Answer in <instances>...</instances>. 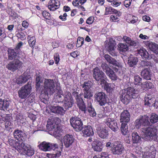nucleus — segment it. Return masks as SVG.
I'll return each mask as SVG.
<instances>
[{"mask_svg":"<svg viewBox=\"0 0 158 158\" xmlns=\"http://www.w3.org/2000/svg\"><path fill=\"white\" fill-rule=\"evenodd\" d=\"M134 88L129 87L127 89H124L121 90L119 92L120 100L124 104H128L130 100L132 98H135L138 94Z\"/></svg>","mask_w":158,"mask_h":158,"instance_id":"1","label":"nucleus"},{"mask_svg":"<svg viewBox=\"0 0 158 158\" xmlns=\"http://www.w3.org/2000/svg\"><path fill=\"white\" fill-rule=\"evenodd\" d=\"M55 85L52 79H45L44 82V93L48 96V94H52L55 91Z\"/></svg>","mask_w":158,"mask_h":158,"instance_id":"2","label":"nucleus"},{"mask_svg":"<svg viewBox=\"0 0 158 158\" xmlns=\"http://www.w3.org/2000/svg\"><path fill=\"white\" fill-rule=\"evenodd\" d=\"M31 84L30 82L22 86L18 90V96L21 99L26 98L31 93Z\"/></svg>","mask_w":158,"mask_h":158,"instance_id":"3","label":"nucleus"},{"mask_svg":"<svg viewBox=\"0 0 158 158\" xmlns=\"http://www.w3.org/2000/svg\"><path fill=\"white\" fill-rule=\"evenodd\" d=\"M149 120V117L148 116L146 115L142 116L140 118L137 119L135 121V127L139 129L141 127H147L151 126V123Z\"/></svg>","mask_w":158,"mask_h":158,"instance_id":"4","label":"nucleus"},{"mask_svg":"<svg viewBox=\"0 0 158 158\" xmlns=\"http://www.w3.org/2000/svg\"><path fill=\"white\" fill-rule=\"evenodd\" d=\"M71 125L77 132L81 131L83 127V123L81 119L78 117H72L70 119Z\"/></svg>","mask_w":158,"mask_h":158,"instance_id":"5","label":"nucleus"},{"mask_svg":"<svg viewBox=\"0 0 158 158\" xmlns=\"http://www.w3.org/2000/svg\"><path fill=\"white\" fill-rule=\"evenodd\" d=\"M83 95L85 98L90 99L93 96V94L90 89L92 87L91 81L85 82L82 85Z\"/></svg>","mask_w":158,"mask_h":158,"instance_id":"6","label":"nucleus"},{"mask_svg":"<svg viewBox=\"0 0 158 158\" xmlns=\"http://www.w3.org/2000/svg\"><path fill=\"white\" fill-rule=\"evenodd\" d=\"M63 106L65 109L71 107L74 103V100L70 92L66 91L64 94Z\"/></svg>","mask_w":158,"mask_h":158,"instance_id":"7","label":"nucleus"},{"mask_svg":"<svg viewBox=\"0 0 158 158\" xmlns=\"http://www.w3.org/2000/svg\"><path fill=\"white\" fill-rule=\"evenodd\" d=\"M94 98L101 106H104L107 103V96L102 91L97 92L94 95Z\"/></svg>","mask_w":158,"mask_h":158,"instance_id":"8","label":"nucleus"},{"mask_svg":"<svg viewBox=\"0 0 158 158\" xmlns=\"http://www.w3.org/2000/svg\"><path fill=\"white\" fill-rule=\"evenodd\" d=\"M38 147L39 149L44 152L55 150L58 148V146L56 143H47L44 141L40 143Z\"/></svg>","mask_w":158,"mask_h":158,"instance_id":"9","label":"nucleus"},{"mask_svg":"<svg viewBox=\"0 0 158 158\" xmlns=\"http://www.w3.org/2000/svg\"><path fill=\"white\" fill-rule=\"evenodd\" d=\"M93 76L96 81H100V83L106 79V76L105 73L97 67L94 69Z\"/></svg>","mask_w":158,"mask_h":158,"instance_id":"10","label":"nucleus"},{"mask_svg":"<svg viewBox=\"0 0 158 158\" xmlns=\"http://www.w3.org/2000/svg\"><path fill=\"white\" fill-rule=\"evenodd\" d=\"M156 150L154 146L146 147L143 153V158H155Z\"/></svg>","mask_w":158,"mask_h":158,"instance_id":"11","label":"nucleus"},{"mask_svg":"<svg viewBox=\"0 0 158 158\" xmlns=\"http://www.w3.org/2000/svg\"><path fill=\"white\" fill-rule=\"evenodd\" d=\"M60 119L58 118L54 117L52 118L50 121H47V128L49 130H54L58 129Z\"/></svg>","mask_w":158,"mask_h":158,"instance_id":"12","label":"nucleus"},{"mask_svg":"<svg viewBox=\"0 0 158 158\" xmlns=\"http://www.w3.org/2000/svg\"><path fill=\"white\" fill-rule=\"evenodd\" d=\"M13 134L15 139L19 141H22L21 145H25L23 142L25 141L27 138V135L25 133L21 130L16 129L14 131Z\"/></svg>","mask_w":158,"mask_h":158,"instance_id":"13","label":"nucleus"},{"mask_svg":"<svg viewBox=\"0 0 158 158\" xmlns=\"http://www.w3.org/2000/svg\"><path fill=\"white\" fill-rule=\"evenodd\" d=\"M22 64V62L18 59L10 62L6 66V68L14 72L19 68Z\"/></svg>","mask_w":158,"mask_h":158,"instance_id":"14","label":"nucleus"},{"mask_svg":"<svg viewBox=\"0 0 158 158\" xmlns=\"http://www.w3.org/2000/svg\"><path fill=\"white\" fill-rule=\"evenodd\" d=\"M55 94L53 101L56 103L63 102L64 98V94H63V91L60 86H57L56 88Z\"/></svg>","mask_w":158,"mask_h":158,"instance_id":"15","label":"nucleus"},{"mask_svg":"<svg viewBox=\"0 0 158 158\" xmlns=\"http://www.w3.org/2000/svg\"><path fill=\"white\" fill-rule=\"evenodd\" d=\"M55 94L53 101L56 103L63 102L64 98V94H63V91L60 86H57L56 88Z\"/></svg>","mask_w":158,"mask_h":158,"instance_id":"16","label":"nucleus"},{"mask_svg":"<svg viewBox=\"0 0 158 158\" xmlns=\"http://www.w3.org/2000/svg\"><path fill=\"white\" fill-rule=\"evenodd\" d=\"M111 150L114 154L119 155L123 153L124 148L121 143H115L113 144Z\"/></svg>","mask_w":158,"mask_h":158,"instance_id":"17","label":"nucleus"},{"mask_svg":"<svg viewBox=\"0 0 158 158\" xmlns=\"http://www.w3.org/2000/svg\"><path fill=\"white\" fill-rule=\"evenodd\" d=\"M82 95V93H80L79 95L75 97V99L77 107L80 110L84 111V113H86V107L82 98L81 97Z\"/></svg>","mask_w":158,"mask_h":158,"instance_id":"18","label":"nucleus"},{"mask_svg":"<svg viewBox=\"0 0 158 158\" xmlns=\"http://www.w3.org/2000/svg\"><path fill=\"white\" fill-rule=\"evenodd\" d=\"M105 123L113 131L115 132L118 129L116 121L113 118H108L105 121Z\"/></svg>","mask_w":158,"mask_h":158,"instance_id":"19","label":"nucleus"},{"mask_svg":"<svg viewBox=\"0 0 158 158\" xmlns=\"http://www.w3.org/2000/svg\"><path fill=\"white\" fill-rule=\"evenodd\" d=\"M142 132L147 136L153 137L155 136L156 134L157 130L156 129L150 127L142 128Z\"/></svg>","mask_w":158,"mask_h":158,"instance_id":"20","label":"nucleus"},{"mask_svg":"<svg viewBox=\"0 0 158 158\" xmlns=\"http://www.w3.org/2000/svg\"><path fill=\"white\" fill-rule=\"evenodd\" d=\"M74 138L72 135L69 134L64 136L63 141L64 144L66 148H69L73 143Z\"/></svg>","mask_w":158,"mask_h":158,"instance_id":"21","label":"nucleus"},{"mask_svg":"<svg viewBox=\"0 0 158 158\" xmlns=\"http://www.w3.org/2000/svg\"><path fill=\"white\" fill-rule=\"evenodd\" d=\"M81 130L82 134L85 136L90 137L94 134L92 127L89 125H84Z\"/></svg>","mask_w":158,"mask_h":158,"instance_id":"22","label":"nucleus"},{"mask_svg":"<svg viewBox=\"0 0 158 158\" xmlns=\"http://www.w3.org/2000/svg\"><path fill=\"white\" fill-rule=\"evenodd\" d=\"M130 115L127 110H124L121 113L120 121L121 123H127L130 120Z\"/></svg>","mask_w":158,"mask_h":158,"instance_id":"23","label":"nucleus"},{"mask_svg":"<svg viewBox=\"0 0 158 158\" xmlns=\"http://www.w3.org/2000/svg\"><path fill=\"white\" fill-rule=\"evenodd\" d=\"M48 6V9L50 11H55L59 8L60 2L58 0H50Z\"/></svg>","mask_w":158,"mask_h":158,"instance_id":"24","label":"nucleus"},{"mask_svg":"<svg viewBox=\"0 0 158 158\" xmlns=\"http://www.w3.org/2000/svg\"><path fill=\"white\" fill-rule=\"evenodd\" d=\"M8 58L9 60H15L19 56V52L15 49L8 48Z\"/></svg>","mask_w":158,"mask_h":158,"instance_id":"25","label":"nucleus"},{"mask_svg":"<svg viewBox=\"0 0 158 158\" xmlns=\"http://www.w3.org/2000/svg\"><path fill=\"white\" fill-rule=\"evenodd\" d=\"M122 40L124 42H126L129 46H132L137 48L139 46V43L136 42L135 41L131 40V38L126 35L123 36Z\"/></svg>","mask_w":158,"mask_h":158,"instance_id":"26","label":"nucleus"},{"mask_svg":"<svg viewBox=\"0 0 158 158\" xmlns=\"http://www.w3.org/2000/svg\"><path fill=\"white\" fill-rule=\"evenodd\" d=\"M49 109L52 112L58 114L63 115L64 113L63 108L59 106H51L49 107Z\"/></svg>","mask_w":158,"mask_h":158,"instance_id":"27","label":"nucleus"},{"mask_svg":"<svg viewBox=\"0 0 158 158\" xmlns=\"http://www.w3.org/2000/svg\"><path fill=\"white\" fill-rule=\"evenodd\" d=\"M22 152L23 155L30 157L34 154L35 150L34 149L31 147L26 146L22 148Z\"/></svg>","mask_w":158,"mask_h":158,"instance_id":"28","label":"nucleus"},{"mask_svg":"<svg viewBox=\"0 0 158 158\" xmlns=\"http://www.w3.org/2000/svg\"><path fill=\"white\" fill-rule=\"evenodd\" d=\"M7 142L11 146L15 148V149L18 151L20 150L22 148L21 146L22 145H21L19 142L14 139H9Z\"/></svg>","mask_w":158,"mask_h":158,"instance_id":"29","label":"nucleus"},{"mask_svg":"<svg viewBox=\"0 0 158 158\" xmlns=\"http://www.w3.org/2000/svg\"><path fill=\"white\" fill-rule=\"evenodd\" d=\"M92 148L97 152H101L103 147V145L100 141L96 140L93 142L92 144Z\"/></svg>","mask_w":158,"mask_h":158,"instance_id":"30","label":"nucleus"},{"mask_svg":"<svg viewBox=\"0 0 158 158\" xmlns=\"http://www.w3.org/2000/svg\"><path fill=\"white\" fill-rule=\"evenodd\" d=\"M29 77L30 76L28 74L24 73L16 79V82L18 84L24 83L28 81Z\"/></svg>","mask_w":158,"mask_h":158,"instance_id":"31","label":"nucleus"},{"mask_svg":"<svg viewBox=\"0 0 158 158\" xmlns=\"http://www.w3.org/2000/svg\"><path fill=\"white\" fill-rule=\"evenodd\" d=\"M100 85H101L102 87L106 90L107 93H110L113 91V89L111 86V84L107 82L106 80L102 82H101Z\"/></svg>","mask_w":158,"mask_h":158,"instance_id":"32","label":"nucleus"},{"mask_svg":"<svg viewBox=\"0 0 158 158\" xmlns=\"http://www.w3.org/2000/svg\"><path fill=\"white\" fill-rule=\"evenodd\" d=\"M144 105L149 106H152L153 102L155 101V98L151 95L148 94L145 96L144 98Z\"/></svg>","mask_w":158,"mask_h":158,"instance_id":"33","label":"nucleus"},{"mask_svg":"<svg viewBox=\"0 0 158 158\" xmlns=\"http://www.w3.org/2000/svg\"><path fill=\"white\" fill-rule=\"evenodd\" d=\"M146 44L149 49L156 54H158V45L154 43L147 41Z\"/></svg>","mask_w":158,"mask_h":158,"instance_id":"34","label":"nucleus"},{"mask_svg":"<svg viewBox=\"0 0 158 158\" xmlns=\"http://www.w3.org/2000/svg\"><path fill=\"white\" fill-rule=\"evenodd\" d=\"M109 130V129L108 128H103L98 131V134L100 138L103 139L106 138L108 136Z\"/></svg>","mask_w":158,"mask_h":158,"instance_id":"35","label":"nucleus"},{"mask_svg":"<svg viewBox=\"0 0 158 158\" xmlns=\"http://www.w3.org/2000/svg\"><path fill=\"white\" fill-rule=\"evenodd\" d=\"M141 75L144 79L147 80H150L151 74L150 68H148L143 70L141 72Z\"/></svg>","mask_w":158,"mask_h":158,"instance_id":"36","label":"nucleus"},{"mask_svg":"<svg viewBox=\"0 0 158 158\" xmlns=\"http://www.w3.org/2000/svg\"><path fill=\"white\" fill-rule=\"evenodd\" d=\"M132 140L133 143H139L141 141V138L136 132H133L131 134Z\"/></svg>","mask_w":158,"mask_h":158,"instance_id":"37","label":"nucleus"},{"mask_svg":"<svg viewBox=\"0 0 158 158\" xmlns=\"http://www.w3.org/2000/svg\"><path fill=\"white\" fill-rule=\"evenodd\" d=\"M10 103L7 100H3L0 98V110H7L9 106Z\"/></svg>","mask_w":158,"mask_h":158,"instance_id":"38","label":"nucleus"},{"mask_svg":"<svg viewBox=\"0 0 158 158\" xmlns=\"http://www.w3.org/2000/svg\"><path fill=\"white\" fill-rule=\"evenodd\" d=\"M87 110L90 116L93 117L96 116V111L91 103H88L87 108H86V110Z\"/></svg>","mask_w":158,"mask_h":158,"instance_id":"39","label":"nucleus"},{"mask_svg":"<svg viewBox=\"0 0 158 158\" xmlns=\"http://www.w3.org/2000/svg\"><path fill=\"white\" fill-rule=\"evenodd\" d=\"M138 53L143 59H148L149 58V54L145 48H140L138 51Z\"/></svg>","mask_w":158,"mask_h":158,"instance_id":"40","label":"nucleus"},{"mask_svg":"<svg viewBox=\"0 0 158 158\" xmlns=\"http://www.w3.org/2000/svg\"><path fill=\"white\" fill-rule=\"evenodd\" d=\"M138 53L143 59H148L149 58V54L145 48H140L138 51Z\"/></svg>","mask_w":158,"mask_h":158,"instance_id":"41","label":"nucleus"},{"mask_svg":"<svg viewBox=\"0 0 158 158\" xmlns=\"http://www.w3.org/2000/svg\"><path fill=\"white\" fill-rule=\"evenodd\" d=\"M106 15L114 13H118V15H119L121 14L120 11L114 9L110 6L107 7L105 9Z\"/></svg>","mask_w":158,"mask_h":158,"instance_id":"42","label":"nucleus"},{"mask_svg":"<svg viewBox=\"0 0 158 158\" xmlns=\"http://www.w3.org/2000/svg\"><path fill=\"white\" fill-rule=\"evenodd\" d=\"M117 46L118 49L120 52H125L129 49L128 46L126 44L123 43H119Z\"/></svg>","mask_w":158,"mask_h":158,"instance_id":"43","label":"nucleus"},{"mask_svg":"<svg viewBox=\"0 0 158 158\" xmlns=\"http://www.w3.org/2000/svg\"><path fill=\"white\" fill-rule=\"evenodd\" d=\"M27 39L29 46L33 49L34 48L36 42L35 37L34 36H31V35H28Z\"/></svg>","mask_w":158,"mask_h":158,"instance_id":"44","label":"nucleus"},{"mask_svg":"<svg viewBox=\"0 0 158 158\" xmlns=\"http://www.w3.org/2000/svg\"><path fill=\"white\" fill-rule=\"evenodd\" d=\"M120 130L122 134L123 135H126L128 133L127 123H122Z\"/></svg>","mask_w":158,"mask_h":158,"instance_id":"45","label":"nucleus"},{"mask_svg":"<svg viewBox=\"0 0 158 158\" xmlns=\"http://www.w3.org/2000/svg\"><path fill=\"white\" fill-rule=\"evenodd\" d=\"M106 73L112 80L114 81L117 80V76L116 74H115L114 72L111 69Z\"/></svg>","mask_w":158,"mask_h":158,"instance_id":"46","label":"nucleus"},{"mask_svg":"<svg viewBox=\"0 0 158 158\" xmlns=\"http://www.w3.org/2000/svg\"><path fill=\"white\" fill-rule=\"evenodd\" d=\"M138 61L137 57H131L128 60V64L130 67H133L136 64Z\"/></svg>","mask_w":158,"mask_h":158,"instance_id":"47","label":"nucleus"},{"mask_svg":"<svg viewBox=\"0 0 158 158\" xmlns=\"http://www.w3.org/2000/svg\"><path fill=\"white\" fill-rule=\"evenodd\" d=\"M134 83L135 85H142V79L138 75H135L134 77Z\"/></svg>","mask_w":158,"mask_h":158,"instance_id":"48","label":"nucleus"},{"mask_svg":"<svg viewBox=\"0 0 158 158\" xmlns=\"http://www.w3.org/2000/svg\"><path fill=\"white\" fill-rule=\"evenodd\" d=\"M4 129L7 131H10L13 128V125L11 121H6L5 122Z\"/></svg>","mask_w":158,"mask_h":158,"instance_id":"49","label":"nucleus"},{"mask_svg":"<svg viewBox=\"0 0 158 158\" xmlns=\"http://www.w3.org/2000/svg\"><path fill=\"white\" fill-rule=\"evenodd\" d=\"M121 14L119 15H118V13H114V15L110 16V21L112 22H116L119 21L118 18L121 16L122 13L120 12Z\"/></svg>","mask_w":158,"mask_h":158,"instance_id":"50","label":"nucleus"},{"mask_svg":"<svg viewBox=\"0 0 158 158\" xmlns=\"http://www.w3.org/2000/svg\"><path fill=\"white\" fill-rule=\"evenodd\" d=\"M150 122L152 123H155L158 121V115L155 113L152 114L150 117Z\"/></svg>","mask_w":158,"mask_h":158,"instance_id":"51","label":"nucleus"},{"mask_svg":"<svg viewBox=\"0 0 158 158\" xmlns=\"http://www.w3.org/2000/svg\"><path fill=\"white\" fill-rule=\"evenodd\" d=\"M142 85L146 89H152L154 87V86L152 83L147 81L143 83Z\"/></svg>","mask_w":158,"mask_h":158,"instance_id":"52","label":"nucleus"},{"mask_svg":"<svg viewBox=\"0 0 158 158\" xmlns=\"http://www.w3.org/2000/svg\"><path fill=\"white\" fill-rule=\"evenodd\" d=\"M106 1L110 3H111V5L114 7H118L121 4V2L118 0H106Z\"/></svg>","mask_w":158,"mask_h":158,"instance_id":"53","label":"nucleus"},{"mask_svg":"<svg viewBox=\"0 0 158 158\" xmlns=\"http://www.w3.org/2000/svg\"><path fill=\"white\" fill-rule=\"evenodd\" d=\"M41 82H36L35 88L36 91H39V92L41 93H44V90H43V87L40 85Z\"/></svg>","mask_w":158,"mask_h":158,"instance_id":"54","label":"nucleus"},{"mask_svg":"<svg viewBox=\"0 0 158 158\" xmlns=\"http://www.w3.org/2000/svg\"><path fill=\"white\" fill-rule=\"evenodd\" d=\"M42 14L43 17L45 19V21L51 19V15L46 10L43 11Z\"/></svg>","mask_w":158,"mask_h":158,"instance_id":"55","label":"nucleus"},{"mask_svg":"<svg viewBox=\"0 0 158 158\" xmlns=\"http://www.w3.org/2000/svg\"><path fill=\"white\" fill-rule=\"evenodd\" d=\"M84 39L83 37H79L77 38L76 46L79 48L84 44Z\"/></svg>","mask_w":158,"mask_h":158,"instance_id":"56","label":"nucleus"},{"mask_svg":"<svg viewBox=\"0 0 158 158\" xmlns=\"http://www.w3.org/2000/svg\"><path fill=\"white\" fill-rule=\"evenodd\" d=\"M101 67L103 71L106 73L109 71L110 68L109 67L108 65L106 63H103L102 64Z\"/></svg>","mask_w":158,"mask_h":158,"instance_id":"57","label":"nucleus"},{"mask_svg":"<svg viewBox=\"0 0 158 158\" xmlns=\"http://www.w3.org/2000/svg\"><path fill=\"white\" fill-rule=\"evenodd\" d=\"M61 155V152L60 151H58L57 152H55L52 154L50 155L51 158H58Z\"/></svg>","mask_w":158,"mask_h":158,"instance_id":"58","label":"nucleus"},{"mask_svg":"<svg viewBox=\"0 0 158 158\" xmlns=\"http://www.w3.org/2000/svg\"><path fill=\"white\" fill-rule=\"evenodd\" d=\"M35 96L34 95L32 94L29 96L27 98L26 101L28 103H31L34 101Z\"/></svg>","mask_w":158,"mask_h":158,"instance_id":"59","label":"nucleus"},{"mask_svg":"<svg viewBox=\"0 0 158 158\" xmlns=\"http://www.w3.org/2000/svg\"><path fill=\"white\" fill-rule=\"evenodd\" d=\"M107 48V50L109 52L115 49V45L113 43L109 42Z\"/></svg>","mask_w":158,"mask_h":158,"instance_id":"60","label":"nucleus"},{"mask_svg":"<svg viewBox=\"0 0 158 158\" xmlns=\"http://www.w3.org/2000/svg\"><path fill=\"white\" fill-rule=\"evenodd\" d=\"M132 1V0H125L124 2V5L125 7L128 9L131 5Z\"/></svg>","mask_w":158,"mask_h":158,"instance_id":"61","label":"nucleus"},{"mask_svg":"<svg viewBox=\"0 0 158 158\" xmlns=\"http://www.w3.org/2000/svg\"><path fill=\"white\" fill-rule=\"evenodd\" d=\"M94 18L93 16H90L86 20V23L89 25H91L94 22Z\"/></svg>","mask_w":158,"mask_h":158,"instance_id":"62","label":"nucleus"},{"mask_svg":"<svg viewBox=\"0 0 158 158\" xmlns=\"http://www.w3.org/2000/svg\"><path fill=\"white\" fill-rule=\"evenodd\" d=\"M54 59L55 64H57L60 60V56L58 53H56L54 55Z\"/></svg>","mask_w":158,"mask_h":158,"instance_id":"63","label":"nucleus"},{"mask_svg":"<svg viewBox=\"0 0 158 158\" xmlns=\"http://www.w3.org/2000/svg\"><path fill=\"white\" fill-rule=\"evenodd\" d=\"M67 14L66 13H64L63 15H60L59 17V18L62 21H65L67 20Z\"/></svg>","mask_w":158,"mask_h":158,"instance_id":"64","label":"nucleus"}]
</instances>
